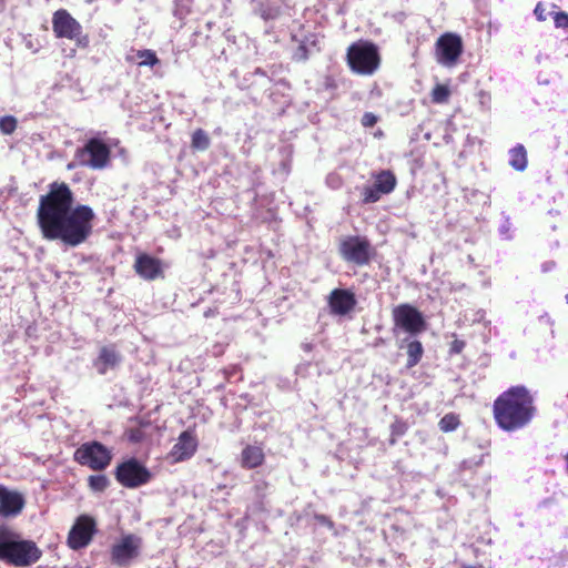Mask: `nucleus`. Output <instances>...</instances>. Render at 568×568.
<instances>
[{"instance_id":"f257e3e1","label":"nucleus","mask_w":568,"mask_h":568,"mask_svg":"<svg viewBox=\"0 0 568 568\" xmlns=\"http://www.w3.org/2000/svg\"><path fill=\"white\" fill-rule=\"evenodd\" d=\"M73 204L74 195L68 183L54 181L49 184L37 209V223L45 240H59L70 247L88 241L93 232L95 213L89 205Z\"/></svg>"},{"instance_id":"f03ea898","label":"nucleus","mask_w":568,"mask_h":568,"mask_svg":"<svg viewBox=\"0 0 568 568\" xmlns=\"http://www.w3.org/2000/svg\"><path fill=\"white\" fill-rule=\"evenodd\" d=\"M537 413L534 396L523 385L503 392L493 404L496 425L504 432H517L527 427Z\"/></svg>"},{"instance_id":"7ed1b4c3","label":"nucleus","mask_w":568,"mask_h":568,"mask_svg":"<svg viewBox=\"0 0 568 568\" xmlns=\"http://www.w3.org/2000/svg\"><path fill=\"white\" fill-rule=\"evenodd\" d=\"M42 550L33 540L22 539L8 525H0V560L14 567H27L36 564Z\"/></svg>"},{"instance_id":"20e7f679","label":"nucleus","mask_w":568,"mask_h":568,"mask_svg":"<svg viewBox=\"0 0 568 568\" xmlns=\"http://www.w3.org/2000/svg\"><path fill=\"white\" fill-rule=\"evenodd\" d=\"M346 61L354 73L372 75L381 65V55L374 42L361 40L347 48Z\"/></svg>"},{"instance_id":"39448f33","label":"nucleus","mask_w":568,"mask_h":568,"mask_svg":"<svg viewBox=\"0 0 568 568\" xmlns=\"http://www.w3.org/2000/svg\"><path fill=\"white\" fill-rule=\"evenodd\" d=\"M338 254L346 263L366 266L376 257L377 252L366 236L347 235L338 242Z\"/></svg>"},{"instance_id":"423d86ee","label":"nucleus","mask_w":568,"mask_h":568,"mask_svg":"<svg viewBox=\"0 0 568 568\" xmlns=\"http://www.w3.org/2000/svg\"><path fill=\"white\" fill-rule=\"evenodd\" d=\"M52 30L57 39L74 41L75 47L88 49L90 37L83 32L81 23L67 9H58L52 14Z\"/></svg>"},{"instance_id":"0eeeda50","label":"nucleus","mask_w":568,"mask_h":568,"mask_svg":"<svg viewBox=\"0 0 568 568\" xmlns=\"http://www.w3.org/2000/svg\"><path fill=\"white\" fill-rule=\"evenodd\" d=\"M74 460L92 470L101 471L109 467L112 452L102 443L92 440L83 443L73 454Z\"/></svg>"},{"instance_id":"6e6552de","label":"nucleus","mask_w":568,"mask_h":568,"mask_svg":"<svg viewBox=\"0 0 568 568\" xmlns=\"http://www.w3.org/2000/svg\"><path fill=\"white\" fill-rule=\"evenodd\" d=\"M114 477L122 487L134 489L146 485L152 474L139 459L131 457L116 465Z\"/></svg>"},{"instance_id":"1a4fd4ad","label":"nucleus","mask_w":568,"mask_h":568,"mask_svg":"<svg viewBox=\"0 0 568 568\" xmlns=\"http://www.w3.org/2000/svg\"><path fill=\"white\" fill-rule=\"evenodd\" d=\"M75 159L82 166L102 170L110 163L111 149L101 139L91 138L82 148L77 149Z\"/></svg>"},{"instance_id":"9d476101","label":"nucleus","mask_w":568,"mask_h":568,"mask_svg":"<svg viewBox=\"0 0 568 568\" xmlns=\"http://www.w3.org/2000/svg\"><path fill=\"white\" fill-rule=\"evenodd\" d=\"M392 320L394 332L399 328L410 335H417L426 328V321L423 314L408 303L395 306L392 310Z\"/></svg>"},{"instance_id":"9b49d317","label":"nucleus","mask_w":568,"mask_h":568,"mask_svg":"<svg viewBox=\"0 0 568 568\" xmlns=\"http://www.w3.org/2000/svg\"><path fill=\"white\" fill-rule=\"evenodd\" d=\"M97 531L95 519L89 515H80L69 530L67 545L72 550L85 548Z\"/></svg>"},{"instance_id":"f8f14e48","label":"nucleus","mask_w":568,"mask_h":568,"mask_svg":"<svg viewBox=\"0 0 568 568\" xmlns=\"http://www.w3.org/2000/svg\"><path fill=\"white\" fill-rule=\"evenodd\" d=\"M464 50L460 36L452 32L442 34L435 43L437 62L444 65H454Z\"/></svg>"},{"instance_id":"ddd939ff","label":"nucleus","mask_w":568,"mask_h":568,"mask_svg":"<svg viewBox=\"0 0 568 568\" xmlns=\"http://www.w3.org/2000/svg\"><path fill=\"white\" fill-rule=\"evenodd\" d=\"M199 447V440L195 435L194 429L183 430L179 437L176 443L173 445L171 450L168 454V458L173 464L182 463L189 460L194 456Z\"/></svg>"},{"instance_id":"4468645a","label":"nucleus","mask_w":568,"mask_h":568,"mask_svg":"<svg viewBox=\"0 0 568 568\" xmlns=\"http://www.w3.org/2000/svg\"><path fill=\"white\" fill-rule=\"evenodd\" d=\"M141 540L134 535H126L118 544L111 547V561L116 566H126L138 557Z\"/></svg>"},{"instance_id":"2eb2a0df","label":"nucleus","mask_w":568,"mask_h":568,"mask_svg":"<svg viewBox=\"0 0 568 568\" xmlns=\"http://www.w3.org/2000/svg\"><path fill=\"white\" fill-rule=\"evenodd\" d=\"M133 270L136 275L145 281H154L164 277L162 260L144 252L136 254Z\"/></svg>"},{"instance_id":"dca6fc26","label":"nucleus","mask_w":568,"mask_h":568,"mask_svg":"<svg viewBox=\"0 0 568 568\" xmlns=\"http://www.w3.org/2000/svg\"><path fill=\"white\" fill-rule=\"evenodd\" d=\"M328 307L333 315L345 316L351 313L356 304V296L345 288H334L328 295Z\"/></svg>"},{"instance_id":"f3484780","label":"nucleus","mask_w":568,"mask_h":568,"mask_svg":"<svg viewBox=\"0 0 568 568\" xmlns=\"http://www.w3.org/2000/svg\"><path fill=\"white\" fill-rule=\"evenodd\" d=\"M26 505L22 494L0 485V517H16Z\"/></svg>"},{"instance_id":"a211bd4d","label":"nucleus","mask_w":568,"mask_h":568,"mask_svg":"<svg viewBox=\"0 0 568 568\" xmlns=\"http://www.w3.org/2000/svg\"><path fill=\"white\" fill-rule=\"evenodd\" d=\"M120 361L121 356L115 351L114 346H103L99 352L94 366L99 374L104 375L108 369L116 367Z\"/></svg>"},{"instance_id":"6ab92c4d","label":"nucleus","mask_w":568,"mask_h":568,"mask_svg":"<svg viewBox=\"0 0 568 568\" xmlns=\"http://www.w3.org/2000/svg\"><path fill=\"white\" fill-rule=\"evenodd\" d=\"M265 462L263 448L255 445H247L241 453V466L245 469H254Z\"/></svg>"},{"instance_id":"aec40b11","label":"nucleus","mask_w":568,"mask_h":568,"mask_svg":"<svg viewBox=\"0 0 568 568\" xmlns=\"http://www.w3.org/2000/svg\"><path fill=\"white\" fill-rule=\"evenodd\" d=\"M374 186L384 195L392 193L397 185V178L390 170H382L375 174Z\"/></svg>"},{"instance_id":"412c9836","label":"nucleus","mask_w":568,"mask_h":568,"mask_svg":"<svg viewBox=\"0 0 568 568\" xmlns=\"http://www.w3.org/2000/svg\"><path fill=\"white\" fill-rule=\"evenodd\" d=\"M404 342H407L406 343V352H407L406 367L413 368L420 362V359L424 355V347H423V344L418 339H413V341L404 339Z\"/></svg>"},{"instance_id":"4be33fe9","label":"nucleus","mask_w":568,"mask_h":568,"mask_svg":"<svg viewBox=\"0 0 568 568\" xmlns=\"http://www.w3.org/2000/svg\"><path fill=\"white\" fill-rule=\"evenodd\" d=\"M509 164L516 171H524L527 168V151L523 144H517L509 151Z\"/></svg>"},{"instance_id":"5701e85b","label":"nucleus","mask_w":568,"mask_h":568,"mask_svg":"<svg viewBox=\"0 0 568 568\" xmlns=\"http://www.w3.org/2000/svg\"><path fill=\"white\" fill-rule=\"evenodd\" d=\"M211 145V139L206 131L199 128L191 135V148L194 151H206Z\"/></svg>"},{"instance_id":"b1692460","label":"nucleus","mask_w":568,"mask_h":568,"mask_svg":"<svg viewBox=\"0 0 568 568\" xmlns=\"http://www.w3.org/2000/svg\"><path fill=\"white\" fill-rule=\"evenodd\" d=\"M390 436H389V445H395L397 440L404 436L408 430V424L402 418H395V420L390 424Z\"/></svg>"},{"instance_id":"393cba45","label":"nucleus","mask_w":568,"mask_h":568,"mask_svg":"<svg viewBox=\"0 0 568 568\" xmlns=\"http://www.w3.org/2000/svg\"><path fill=\"white\" fill-rule=\"evenodd\" d=\"M450 94L452 92L447 84L437 83L430 92V100L435 104H444L448 102Z\"/></svg>"},{"instance_id":"a878e982","label":"nucleus","mask_w":568,"mask_h":568,"mask_svg":"<svg viewBox=\"0 0 568 568\" xmlns=\"http://www.w3.org/2000/svg\"><path fill=\"white\" fill-rule=\"evenodd\" d=\"M459 425V416L455 413H448L444 415L438 423L439 429L444 433L454 432L458 428Z\"/></svg>"},{"instance_id":"bb28decb","label":"nucleus","mask_w":568,"mask_h":568,"mask_svg":"<svg viewBox=\"0 0 568 568\" xmlns=\"http://www.w3.org/2000/svg\"><path fill=\"white\" fill-rule=\"evenodd\" d=\"M148 425V422L140 420V426L128 428L124 433L126 439L132 444H140L141 442H143L145 439V433L143 430V427Z\"/></svg>"},{"instance_id":"cd10ccee","label":"nucleus","mask_w":568,"mask_h":568,"mask_svg":"<svg viewBox=\"0 0 568 568\" xmlns=\"http://www.w3.org/2000/svg\"><path fill=\"white\" fill-rule=\"evenodd\" d=\"M136 57L141 59L139 67H154L160 63L156 53L150 49L139 50Z\"/></svg>"},{"instance_id":"c85d7f7f","label":"nucleus","mask_w":568,"mask_h":568,"mask_svg":"<svg viewBox=\"0 0 568 568\" xmlns=\"http://www.w3.org/2000/svg\"><path fill=\"white\" fill-rule=\"evenodd\" d=\"M89 488L93 491L102 493L109 486V479L105 475H91L88 478Z\"/></svg>"},{"instance_id":"c756f323","label":"nucleus","mask_w":568,"mask_h":568,"mask_svg":"<svg viewBox=\"0 0 568 568\" xmlns=\"http://www.w3.org/2000/svg\"><path fill=\"white\" fill-rule=\"evenodd\" d=\"M382 193L374 186H365L362 191V202L364 204L375 203L381 200Z\"/></svg>"},{"instance_id":"7c9ffc66","label":"nucleus","mask_w":568,"mask_h":568,"mask_svg":"<svg viewBox=\"0 0 568 568\" xmlns=\"http://www.w3.org/2000/svg\"><path fill=\"white\" fill-rule=\"evenodd\" d=\"M17 119L12 115H6L0 118V131L3 134H12L17 129Z\"/></svg>"},{"instance_id":"2f4dec72","label":"nucleus","mask_w":568,"mask_h":568,"mask_svg":"<svg viewBox=\"0 0 568 568\" xmlns=\"http://www.w3.org/2000/svg\"><path fill=\"white\" fill-rule=\"evenodd\" d=\"M554 23L556 28L568 29V13L559 11L554 13Z\"/></svg>"},{"instance_id":"473e14b6","label":"nucleus","mask_w":568,"mask_h":568,"mask_svg":"<svg viewBox=\"0 0 568 568\" xmlns=\"http://www.w3.org/2000/svg\"><path fill=\"white\" fill-rule=\"evenodd\" d=\"M378 122V116L372 112H365L361 119L364 128H373Z\"/></svg>"},{"instance_id":"72a5a7b5","label":"nucleus","mask_w":568,"mask_h":568,"mask_svg":"<svg viewBox=\"0 0 568 568\" xmlns=\"http://www.w3.org/2000/svg\"><path fill=\"white\" fill-rule=\"evenodd\" d=\"M314 519L322 526L327 527L328 529H333L335 527L334 521L326 515L315 514Z\"/></svg>"},{"instance_id":"f704fd0d","label":"nucleus","mask_w":568,"mask_h":568,"mask_svg":"<svg viewBox=\"0 0 568 568\" xmlns=\"http://www.w3.org/2000/svg\"><path fill=\"white\" fill-rule=\"evenodd\" d=\"M465 346H466L465 341L455 338L450 343L449 353L450 354H460L464 351Z\"/></svg>"},{"instance_id":"c9c22d12","label":"nucleus","mask_w":568,"mask_h":568,"mask_svg":"<svg viewBox=\"0 0 568 568\" xmlns=\"http://www.w3.org/2000/svg\"><path fill=\"white\" fill-rule=\"evenodd\" d=\"M534 13L538 21H546L547 20V13L546 8L542 6L541 2L537 3L535 7Z\"/></svg>"},{"instance_id":"e433bc0d","label":"nucleus","mask_w":568,"mask_h":568,"mask_svg":"<svg viewBox=\"0 0 568 568\" xmlns=\"http://www.w3.org/2000/svg\"><path fill=\"white\" fill-rule=\"evenodd\" d=\"M297 57L300 60H307L308 59V49L306 48L305 44H301L298 48H297V52H296Z\"/></svg>"},{"instance_id":"4c0bfd02","label":"nucleus","mask_w":568,"mask_h":568,"mask_svg":"<svg viewBox=\"0 0 568 568\" xmlns=\"http://www.w3.org/2000/svg\"><path fill=\"white\" fill-rule=\"evenodd\" d=\"M384 342H385V341H384V338L378 337V338H376V339H375V342H374V346H378V345H381V344H384Z\"/></svg>"},{"instance_id":"58836bf2","label":"nucleus","mask_w":568,"mask_h":568,"mask_svg":"<svg viewBox=\"0 0 568 568\" xmlns=\"http://www.w3.org/2000/svg\"><path fill=\"white\" fill-rule=\"evenodd\" d=\"M376 138H382L384 135L382 130H378L375 134Z\"/></svg>"},{"instance_id":"ea45409f","label":"nucleus","mask_w":568,"mask_h":568,"mask_svg":"<svg viewBox=\"0 0 568 568\" xmlns=\"http://www.w3.org/2000/svg\"><path fill=\"white\" fill-rule=\"evenodd\" d=\"M460 568H481V566H468V565H463Z\"/></svg>"},{"instance_id":"a19ab883","label":"nucleus","mask_w":568,"mask_h":568,"mask_svg":"<svg viewBox=\"0 0 568 568\" xmlns=\"http://www.w3.org/2000/svg\"><path fill=\"white\" fill-rule=\"evenodd\" d=\"M565 459H566V463H567V471H568V452H567V455H566Z\"/></svg>"},{"instance_id":"79ce46f5","label":"nucleus","mask_w":568,"mask_h":568,"mask_svg":"<svg viewBox=\"0 0 568 568\" xmlns=\"http://www.w3.org/2000/svg\"><path fill=\"white\" fill-rule=\"evenodd\" d=\"M566 300H567V302H568V295L566 296Z\"/></svg>"}]
</instances>
